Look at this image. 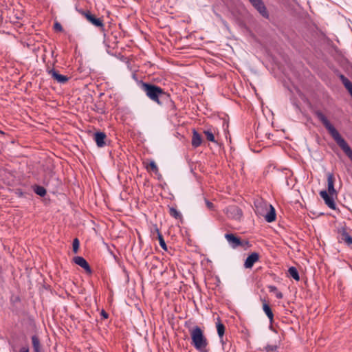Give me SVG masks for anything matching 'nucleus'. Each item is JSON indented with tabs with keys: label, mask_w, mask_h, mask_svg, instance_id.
I'll return each mask as SVG.
<instances>
[{
	"label": "nucleus",
	"mask_w": 352,
	"mask_h": 352,
	"mask_svg": "<svg viewBox=\"0 0 352 352\" xmlns=\"http://www.w3.org/2000/svg\"><path fill=\"white\" fill-rule=\"evenodd\" d=\"M320 197L324 199L325 204L331 209L336 208V204L333 199L330 196L331 195L325 190H322L320 192Z\"/></svg>",
	"instance_id": "f8f14e48"
},
{
	"label": "nucleus",
	"mask_w": 352,
	"mask_h": 352,
	"mask_svg": "<svg viewBox=\"0 0 352 352\" xmlns=\"http://www.w3.org/2000/svg\"><path fill=\"white\" fill-rule=\"evenodd\" d=\"M54 28L56 31L61 32L63 30V27L60 23L56 22L54 25Z\"/></svg>",
	"instance_id": "c756f323"
},
{
	"label": "nucleus",
	"mask_w": 352,
	"mask_h": 352,
	"mask_svg": "<svg viewBox=\"0 0 352 352\" xmlns=\"http://www.w3.org/2000/svg\"><path fill=\"white\" fill-rule=\"evenodd\" d=\"M47 72L48 74L58 83L65 84L69 80V78L67 76L60 74L58 72L54 69H49Z\"/></svg>",
	"instance_id": "1a4fd4ad"
},
{
	"label": "nucleus",
	"mask_w": 352,
	"mask_h": 352,
	"mask_svg": "<svg viewBox=\"0 0 352 352\" xmlns=\"http://www.w3.org/2000/svg\"><path fill=\"white\" fill-rule=\"evenodd\" d=\"M32 344L34 352H42V347L38 337L36 335L32 336Z\"/></svg>",
	"instance_id": "6ab92c4d"
},
{
	"label": "nucleus",
	"mask_w": 352,
	"mask_h": 352,
	"mask_svg": "<svg viewBox=\"0 0 352 352\" xmlns=\"http://www.w3.org/2000/svg\"><path fill=\"white\" fill-rule=\"evenodd\" d=\"M289 274L291 277H292L294 280L298 281L300 280V276L298 272L295 267H291L288 270Z\"/></svg>",
	"instance_id": "4be33fe9"
},
{
	"label": "nucleus",
	"mask_w": 352,
	"mask_h": 352,
	"mask_svg": "<svg viewBox=\"0 0 352 352\" xmlns=\"http://www.w3.org/2000/svg\"><path fill=\"white\" fill-rule=\"evenodd\" d=\"M340 78L344 87L347 89L352 97V82L344 75H340Z\"/></svg>",
	"instance_id": "aec40b11"
},
{
	"label": "nucleus",
	"mask_w": 352,
	"mask_h": 352,
	"mask_svg": "<svg viewBox=\"0 0 352 352\" xmlns=\"http://www.w3.org/2000/svg\"><path fill=\"white\" fill-rule=\"evenodd\" d=\"M206 206H207V207H208V208H210V209H212V208H213V206H214V205H213V204H212V203H211V202H210V201H206Z\"/></svg>",
	"instance_id": "f704fd0d"
},
{
	"label": "nucleus",
	"mask_w": 352,
	"mask_h": 352,
	"mask_svg": "<svg viewBox=\"0 0 352 352\" xmlns=\"http://www.w3.org/2000/svg\"><path fill=\"white\" fill-rule=\"evenodd\" d=\"M74 263L83 268L87 273L91 274V267L87 263V261L82 256H76L74 258Z\"/></svg>",
	"instance_id": "9b49d317"
},
{
	"label": "nucleus",
	"mask_w": 352,
	"mask_h": 352,
	"mask_svg": "<svg viewBox=\"0 0 352 352\" xmlns=\"http://www.w3.org/2000/svg\"><path fill=\"white\" fill-rule=\"evenodd\" d=\"M335 177L333 173H327V184H328V192L330 195L336 193L334 188Z\"/></svg>",
	"instance_id": "dca6fc26"
},
{
	"label": "nucleus",
	"mask_w": 352,
	"mask_h": 352,
	"mask_svg": "<svg viewBox=\"0 0 352 352\" xmlns=\"http://www.w3.org/2000/svg\"><path fill=\"white\" fill-rule=\"evenodd\" d=\"M226 214L228 217L236 220H240L243 213L241 210L236 206H229L226 208Z\"/></svg>",
	"instance_id": "39448f33"
},
{
	"label": "nucleus",
	"mask_w": 352,
	"mask_h": 352,
	"mask_svg": "<svg viewBox=\"0 0 352 352\" xmlns=\"http://www.w3.org/2000/svg\"><path fill=\"white\" fill-rule=\"evenodd\" d=\"M101 316L103 317V318L107 319L109 317V314L104 310L101 311Z\"/></svg>",
	"instance_id": "473e14b6"
},
{
	"label": "nucleus",
	"mask_w": 352,
	"mask_h": 352,
	"mask_svg": "<svg viewBox=\"0 0 352 352\" xmlns=\"http://www.w3.org/2000/svg\"><path fill=\"white\" fill-rule=\"evenodd\" d=\"M141 89L151 100L160 106L171 102L170 95L155 85L142 82Z\"/></svg>",
	"instance_id": "f03ea898"
},
{
	"label": "nucleus",
	"mask_w": 352,
	"mask_h": 352,
	"mask_svg": "<svg viewBox=\"0 0 352 352\" xmlns=\"http://www.w3.org/2000/svg\"><path fill=\"white\" fill-rule=\"evenodd\" d=\"M266 221L271 223L276 220V210L270 204L269 208H267V211L265 212V215L263 216Z\"/></svg>",
	"instance_id": "2eb2a0df"
},
{
	"label": "nucleus",
	"mask_w": 352,
	"mask_h": 352,
	"mask_svg": "<svg viewBox=\"0 0 352 352\" xmlns=\"http://www.w3.org/2000/svg\"><path fill=\"white\" fill-rule=\"evenodd\" d=\"M251 4L257 10V11L265 18L269 16L267 9L262 0H249Z\"/></svg>",
	"instance_id": "0eeeda50"
},
{
	"label": "nucleus",
	"mask_w": 352,
	"mask_h": 352,
	"mask_svg": "<svg viewBox=\"0 0 352 352\" xmlns=\"http://www.w3.org/2000/svg\"><path fill=\"white\" fill-rule=\"evenodd\" d=\"M261 301L263 302V310L272 322L274 320V314L272 311V309L270 308V305L265 302V299H261Z\"/></svg>",
	"instance_id": "f3484780"
},
{
	"label": "nucleus",
	"mask_w": 352,
	"mask_h": 352,
	"mask_svg": "<svg viewBox=\"0 0 352 352\" xmlns=\"http://www.w3.org/2000/svg\"><path fill=\"white\" fill-rule=\"evenodd\" d=\"M154 230H155V232L157 234V238L158 237V233H161L158 229V228L157 227V226H154Z\"/></svg>",
	"instance_id": "c9c22d12"
},
{
	"label": "nucleus",
	"mask_w": 352,
	"mask_h": 352,
	"mask_svg": "<svg viewBox=\"0 0 352 352\" xmlns=\"http://www.w3.org/2000/svg\"><path fill=\"white\" fill-rule=\"evenodd\" d=\"M218 320L219 322L217 323V331L219 338H222L225 333V326L220 322L219 318H218Z\"/></svg>",
	"instance_id": "5701e85b"
},
{
	"label": "nucleus",
	"mask_w": 352,
	"mask_h": 352,
	"mask_svg": "<svg viewBox=\"0 0 352 352\" xmlns=\"http://www.w3.org/2000/svg\"><path fill=\"white\" fill-rule=\"evenodd\" d=\"M19 352H30L28 346H23L20 349Z\"/></svg>",
	"instance_id": "72a5a7b5"
},
{
	"label": "nucleus",
	"mask_w": 352,
	"mask_h": 352,
	"mask_svg": "<svg viewBox=\"0 0 352 352\" xmlns=\"http://www.w3.org/2000/svg\"><path fill=\"white\" fill-rule=\"evenodd\" d=\"M255 212L263 217L265 214V212L267 211V208H269L270 204L263 200H257L255 204Z\"/></svg>",
	"instance_id": "6e6552de"
},
{
	"label": "nucleus",
	"mask_w": 352,
	"mask_h": 352,
	"mask_svg": "<svg viewBox=\"0 0 352 352\" xmlns=\"http://www.w3.org/2000/svg\"><path fill=\"white\" fill-rule=\"evenodd\" d=\"M203 142V139L201 137V135L199 134L195 129H193L192 131V141L191 144L192 147L197 148Z\"/></svg>",
	"instance_id": "4468645a"
},
{
	"label": "nucleus",
	"mask_w": 352,
	"mask_h": 352,
	"mask_svg": "<svg viewBox=\"0 0 352 352\" xmlns=\"http://www.w3.org/2000/svg\"><path fill=\"white\" fill-rule=\"evenodd\" d=\"M225 238L228 242L230 247L235 249L239 247L245 248L249 245V242L247 241H242L239 237L232 233H228L225 234Z\"/></svg>",
	"instance_id": "20e7f679"
},
{
	"label": "nucleus",
	"mask_w": 352,
	"mask_h": 352,
	"mask_svg": "<svg viewBox=\"0 0 352 352\" xmlns=\"http://www.w3.org/2000/svg\"><path fill=\"white\" fill-rule=\"evenodd\" d=\"M80 242L79 240L76 238L73 241L72 248L74 253H77L79 249Z\"/></svg>",
	"instance_id": "bb28decb"
},
{
	"label": "nucleus",
	"mask_w": 352,
	"mask_h": 352,
	"mask_svg": "<svg viewBox=\"0 0 352 352\" xmlns=\"http://www.w3.org/2000/svg\"><path fill=\"white\" fill-rule=\"evenodd\" d=\"M315 113L318 120L322 123L331 136L336 141L337 144L342 149L344 153L352 161V150L346 142L341 137L339 132L331 124L327 118L321 111H317Z\"/></svg>",
	"instance_id": "f257e3e1"
},
{
	"label": "nucleus",
	"mask_w": 352,
	"mask_h": 352,
	"mask_svg": "<svg viewBox=\"0 0 352 352\" xmlns=\"http://www.w3.org/2000/svg\"><path fill=\"white\" fill-rule=\"evenodd\" d=\"M157 239L159 241V243H160V247L163 250H167V246H166V244L165 241L164 239V237H163V236H162V234L161 233H158Z\"/></svg>",
	"instance_id": "393cba45"
},
{
	"label": "nucleus",
	"mask_w": 352,
	"mask_h": 352,
	"mask_svg": "<svg viewBox=\"0 0 352 352\" xmlns=\"http://www.w3.org/2000/svg\"><path fill=\"white\" fill-rule=\"evenodd\" d=\"M191 344L199 352H208V340L204 335V330L195 326L189 329Z\"/></svg>",
	"instance_id": "7ed1b4c3"
},
{
	"label": "nucleus",
	"mask_w": 352,
	"mask_h": 352,
	"mask_svg": "<svg viewBox=\"0 0 352 352\" xmlns=\"http://www.w3.org/2000/svg\"><path fill=\"white\" fill-rule=\"evenodd\" d=\"M34 192L41 197H43L46 195V190L44 187L41 186H36L34 188Z\"/></svg>",
	"instance_id": "b1692460"
},
{
	"label": "nucleus",
	"mask_w": 352,
	"mask_h": 352,
	"mask_svg": "<svg viewBox=\"0 0 352 352\" xmlns=\"http://www.w3.org/2000/svg\"><path fill=\"white\" fill-rule=\"evenodd\" d=\"M340 239L349 245H352V237L346 232L341 234Z\"/></svg>",
	"instance_id": "412c9836"
},
{
	"label": "nucleus",
	"mask_w": 352,
	"mask_h": 352,
	"mask_svg": "<svg viewBox=\"0 0 352 352\" xmlns=\"http://www.w3.org/2000/svg\"><path fill=\"white\" fill-rule=\"evenodd\" d=\"M277 348H278L277 346L275 344H267L265 347V349L266 352H274V351H276Z\"/></svg>",
	"instance_id": "cd10ccee"
},
{
	"label": "nucleus",
	"mask_w": 352,
	"mask_h": 352,
	"mask_svg": "<svg viewBox=\"0 0 352 352\" xmlns=\"http://www.w3.org/2000/svg\"><path fill=\"white\" fill-rule=\"evenodd\" d=\"M169 213H170V216H172L173 217H174L177 219H179L182 217L180 212L176 208H170Z\"/></svg>",
	"instance_id": "a878e982"
},
{
	"label": "nucleus",
	"mask_w": 352,
	"mask_h": 352,
	"mask_svg": "<svg viewBox=\"0 0 352 352\" xmlns=\"http://www.w3.org/2000/svg\"><path fill=\"white\" fill-rule=\"evenodd\" d=\"M106 138L107 135L103 132H96L94 135V139L98 147H103L106 145Z\"/></svg>",
	"instance_id": "ddd939ff"
},
{
	"label": "nucleus",
	"mask_w": 352,
	"mask_h": 352,
	"mask_svg": "<svg viewBox=\"0 0 352 352\" xmlns=\"http://www.w3.org/2000/svg\"><path fill=\"white\" fill-rule=\"evenodd\" d=\"M148 168H150L151 170H153L155 173H157L158 171V168L157 164L155 162L152 161L149 163L148 166Z\"/></svg>",
	"instance_id": "c85d7f7f"
},
{
	"label": "nucleus",
	"mask_w": 352,
	"mask_h": 352,
	"mask_svg": "<svg viewBox=\"0 0 352 352\" xmlns=\"http://www.w3.org/2000/svg\"><path fill=\"white\" fill-rule=\"evenodd\" d=\"M83 15L85 19L92 25L96 27L104 29L103 20L101 18H97L94 14H91L89 11L84 12Z\"/></svg>",
	"instance_id": "423d86ee"
},
{
	"label": "nucleus",
	"mask_w": 352,
	"mask_h": 352,
	"mask_svg": "<svg viewBox=\"0 0 352 352\" xmlns=\"http://www.w3.org/2000/svg\"><path fill=\"white\" fill-rule=\"evenodd\" d=\"M259 254L257 252H252L250 254L245 261V268L251 269L254 264L259 260Z\"/></svg>",
	"instance_id": "9d476101"
},
{
	"label": "nucleus",
	"mask_w": 352,
	"mask_h": 352,
	"mask_svg": "<svg viewBox=\"0 0 352 352\" xmlns=\"http://www.w3.org/2000/svg\"><path fill=\"white\" fill-rule=\"evenodd\" d=\"M215 130L214 129L209 128L204 131V134L208 141L217 143V140L214 137Z\"/></svg>",
	"instance_id": "a211bd4d"
},
{
	"label": "nucleus",
	"mask_w": 352,
	"mask_h": 352,
	"mask_svg": "<svg viewBox=\"0 0 352 352\" xmlns=\"http://www.w3.org/2000/svg\"><path fill=\"white\" fill-rule=\"evenodd\" d=\"M270 292H276L278 291L277 287L274 285H270L268 287Z\"/></svg>",
	"instance_id": "7c9ffc66"
},
{
	"label": "nucleus",
	"mask_w": 352,
	"mask_h": 352,
	"mask_svg": "<svg viewBox=\"0 0 352 352\" xmlns=\"http://www.w3.org/2000/svg\"><path fill=\"white\" fill-rule=\"evenodd\" d=\"M275 294H276V297L278 299H281V298H283V294H282L280 292L277 291L276 292H275Z\"/></svg>",
	"instance_id": "2f4dec72"
}]
</instances>
